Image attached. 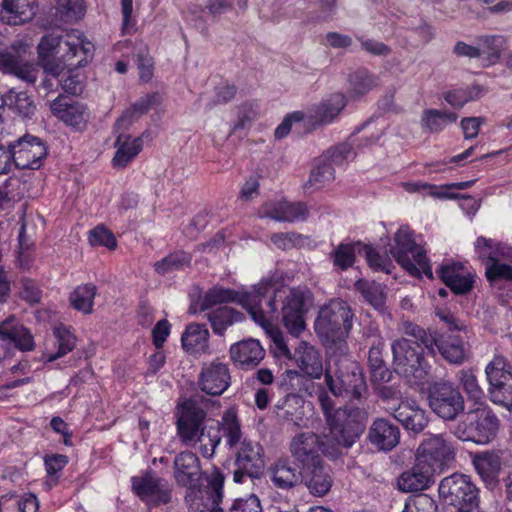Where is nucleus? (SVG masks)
<instances>
[{"label":"nucleus","instance_id":"5701e85b","mask_svg":"<svg viewBox=\"0 0 512 512\" xmlns=\"http://www.w3.org/2000/svg\"><path fill=\"white\" fill-rule=\"evenodd\" d=\"M52 114L65 124L83 129L88 119L86 107L67 96L59 95L50 103Z\"/></svg>","mask_w":512,"mask_h":512},{"label":"nucleus","instance_id":"f03ea898","mask_svg":"<svg viewBox=\"0 0 512 512\" xmlns=\"http://www.w3.org/2000/svg\"><path fill=\"white\" fill-rule=\"evenodd\" d=\"M356 320L351 306L344 300L332 299L320 307L314 330L328 353H347V339Z\"/></svg>","mask_w":512,"mask_h":512},{"label":"nucleus","instance_id":"f257e3e1","mask_svg":"<svg viewBox=\"0 0 512 512\" xmlns=\"http://www.w3.org/2000/svg\"><path fill=\"white\" fill-rule=\"evenodd\" d=\"M37 50L39 65L52 77H59L65 66H86L94 55V45L78 31L44 35Z\"/></svg>","mask_w":512,"mask_h":512},{"label":"nucleus","instance_id":"aec40b11","mask_svg":"<svg viewBox=\"0 0 512 512\" xmlns=\"http://www.w3.org/2000/svg\"><path fill=\"white\" fill-rule=\"evenodd\" d=\"M406 430L414 433H421L428 425L429 418L426 410L416 404V402L401 401L398 405L385 407Z\"/></svg>","mask_w":512,"mask_h":512},{"label":"nucleus","instance_id":"052dcab7","mask_svg":"<svg viewBox=\"0 0 512 512\" xmlns=\"http://www.w3.org/2000/svg\"><path fill=\"white\" fill-rule=\"evenodd\" d=\"M59 11L62 14L61 19L65 22H74L83 14L84 9L79 0H57Z\"/></svg>","mask_w":512,"mask_h":512},{"label":"nucleus","instance_id":"f8f14e48","mask_svg":"<svg viewBox=\"0 0 512 512\" xmlns=\"http://www.w3.org/2000/svg\"><path fill=\"white\" fill-rule=\"evenodd\" d=\"M428 404L437 416L446 421L455 420L465 408L459 388L448 381L435 382L429 386Z\"/></svg>","mask_w":512,"mask_h":512},{"label":"nucleus","instance_id":"412c9836","mask_svg":"<svg viewBox=\"0 0 512 512\" xmlns=\"http://www.w3.org/2000/svg\"><path fill=\"white\" fill-rule=\"evenodd\" d=\"M367 440L376 450L389 452L400 442V429L386 418H376L368 428Z\"/></svg>","mask_w":512,"mask_h":512},{"label":"nucleus","instance_id":"49530a36","mask_svg":"<svg viewBox=\"0 0 512 512\" xmlns=\"http://www.w3.org/2000/svg\"><path fill=\"white\" fill-rule=\"evenodd\" d=\"M458 116L454 112L426 109L422 116V126L432 133L442 131L448 124L456 122Z\"/></svg>","mask_w":512,"mask_h":512},{"label":"nucleus","instance_id":"69168bd1","mask_svg":"<svg viewBox=\"0 0 512 512\" xmlns=\"http://www.w3.org/2000/svg\"><path fill=\"white\" fill-rule=\"evenodd\" d=\"M230 512H263L260 504V500L255 495H250L245 499H237Z\"/></svg>","mask_w":512,"mask_h":512},{"label":"nucleus","instance_id":"e2e57ef3","mask_svg":"<svg viewBox=\"0 0 512 512\" xmlns=\"http://www.w3.org/2000/svg\"><path fill=\"white\" fill-rule=\"evenodd\" d=\"M403 512H437V505L432 498L422 494L407 504Z\"/></svg>","mask_w":512,"mask_h":512},{"label":"nucleus","instance_id":"e433bc0d","mask_svg":"<svg viewBox=\"0 0 512 512\" xmlns=\"http://www.w3.org/2000/svg\"><path fill=\"white\" fill-rule=\"evenodd\" d=\"M249 303L248 296H241V293L233 289L215 286L209 289L201 298L199 303V311H207L218 304L224 303Z\"/></svg>","mask_w":512,"mask_h":512},{"label":"nucleus","instance_id":"7ed1b4c3","mask_svg":"<svg viewBox=\"0 0 512 512\" xmlns=\"http://www.w3.org/2000/svg\"><path fill=\"white\" fill-rule=\"evenodd\" d=\"M367 413L364 409L344 406L337 408L326 422L327 432H323V455L336 460L343 450L351 448L366 429Z\"/></svg>","mask_w":512,"mask_h":512},{"label":"nucleus","instance_id":"2f4dec72","mask_svg":"<svg viewBox=\"0 0 512 512\" xmlns=\"http://www.w3.org/2000/svg\"><path fill=\"white\" fill-rule=\"evenodd\" d=\"M292 357L303 374L313 379L321 377L323 373L322 359L314 346L302 341L295 349Z\"/></svg>","mask_w":512,"mask_h":512},{"label":"nucleus","instance_id":"20e7f679","mask_svg":"<svg viewBox=\"0 0 512 512\" xmlns=\"http://www.w3.org/2000/svg\"><path fill=\"white\" fill-rule=\"evenodd\" d=\"M325 384L335 397L346 401L367 397V384L360 365L347 353L332 354L325 369Z\"/></svg>","mask_w":512,"mask_h":512},{"label":"nucleus","instance_id":"c9c22d12","mask_svg":"<svg viewBox=\"0 0 512 512\" xmlns=\"http://www.w3.org/2000/svg\"><path fill=\"white\" fill-rule=\"evenodd\" d=\"M117 148L112 164L117 169L125 168L142 150V138L132 139L130 135L120 133L115 142Z\"/></svg>","mask_w":512,"mask_h":512},{"label":"nucleus","instance_id":"39448f33","mask_svg":"<svg viewBox=\"0 0 512 512\" xmlns=\"http://www.w3.org/2000/svg\"><path fill=\"white\" fill-rule=\"evenodd\" d=\"M206 412L194 400L183 403L180 416L177 419V430L181 440L191 445L201 443L204 457H212L216 447L221 443V434L217 428L203 427Z\"/></svg>","mask_w":512,"mask_h":512},{"label":"nucleus","instance_id":"72a5a7b5","mask_svg":"<svg viewBox=\"0 0 512 512\" xmlns=\"http://www.w3.org/2000/svg\"><path fill=\"white\" fill-rule=\"evenodd\" d=\"M436 273L455 294H466L473 287V280L462 264L442 265Z\"/></svg>","mask_w":512,"mask_h":512},{"label":"nucleus","instance_id":"a211bd4d","mask_svg":"<svg viewBox=\"0 0 512 512\" xmlns=\"http://www.w3.org/2000/svg\"><path fill=\"white\" fill-rule=\"evenodd\" d=\"M324 436L313 432H302L295 435L289 444L291 456L300 465L301 469L322 462L319 450L323 453Z\"/></svg>","mask_w":512,"mask_h":512},{"label":"nucleus","instance_id":"9d476101","mask_svg":"<svg viewBox=\"0 0 512 512\" xmlns=\"http://www.w3.org/2000/svg\"><path fill=\"white\" fill-rule=\"evenodd\" d=\"M498 427L499 420L493 411L488 406L479 405L463 415L452 433L462 441L487 444L496 436Z\"/></svg>","mask_w":512,"mask_h":512},{"label":"nucleus","instance_id":"a878e982","mask_svg":"<svg viewBox=\"0 0 512 512\" xmlns=\"http://www.w3.org/2000/svg\"><path fill=\"white\" fill-rule=\"evenodd\" d=\"M301 483L305 485L313 496L323 497L330 492L333 486V471L324 461L319 462L302 469Z\"/></svg>","mask_w":512,"mask_h":512},{"label":"nucleus","instance_id":"1a4fd4ad","mask_svg":"<svg viewBox=\"0 0 512 512\" xmlns=\"http://www.w3.org/2000/svg\"><path fill=\"white\" fill-rule=\"evenodd\" d=\"M439 496L445 512H474L479 508V489L465 474L454 473L442 479Z\"/></svg>","mask_w":512,"mask_h":512},{"label":"nucleus","instance_id":"3c124183","mask_svg":"<svg viewBox=\"0 0 512 512\" xmlns=\"http://www.w3.org/2000/svg\"><path fill=\"white\" fill-rule=\"evenodd\" d=\"M80 66H65L58 79L63 90L71 95L81 94L83 91L82 75L76 70Z\"/></svg>","mask_w":512,"mask_h":512},{"label":"nucleus","instance_id":"37998d69","mask_svg":"<svg viewBox=\"0 0 512 512\" xmlns=\"http://www.w3.org/2000/svg\"><path fill=\"white\" fill-rule=\"evenodd\" d=\"M346 97L341 93L331 94L314 109V118L320 124L332 122L346 106Z\"/></svg>","mask_w":512,"mask_h":512},{"label":"nucleus","instance_id":"0eeeda50","mask_svg":"<svg viewBox=\"0 0 512 512\" xmlns=\"http://www.w3.org/2000/svg\"><path fill=\"white\" fill-rule=\"evenodd\" d=\"M400 330L405 336L420 340L429 355L434 356L438 350L452 364H461L466 358L465 343L458 335L430 333L411 321H403Z\"/></svg>","mask_w":512,"mask_h":512},{"label":"nucleus","instance_id":"2eb2a0df","mask_svg":"<svg viewBox=\"0 0 512 512\" xmlns=\"http://www.w3.org/2000/svg\"><path fill=\"white\" fill-rule=\"evenodd\" d=\"M490 396L494 403L512 409V367L502 356H496L486 367Z\"/></svg>","mask_w":512,"mask_h":512},{"label":"nucleus","instance_id":"ea45409f","mask_svg":"<svg viewBox=\"0 0 512 512\" xmlns=\"http://www.w3.org/2000/svg\"><path fill=\"white\" fill-rule=\"evenodd\" d=\"M384 342L376 340L368 352V363L373 383H386L392 378V372L388 369L383 358Z\"/></svg>","mask_w":512,"mask_h":512},{"label":"nucleus","instance_id":"13d9d810","mask_svg":"<svg viewBox=\"0 0 512 512\" xmlns=\"http://www.w3.org/2000/svg\"><path fill=\"white\" fill-rule=\"evenodd\" d=\"M9 98L11 100V105H13L14 111L18 115L24 118H31V116L35 113L36 106L26 92L15 93L13 96V91H10Z\"/></svg>","mask_w":512,"mask_h":512},{"label":"nucleus","instance_id":"c85d7f7f","mask_svg":"<svg viewBox=\"0 0 512 512\" xmlns=\"http://www.w3.org/2000/svg\"><path fill=\"white\" fill-rule=\"evenodd\" d=\"M472 464L483 482L494 487L502 468V458L497 451H482L472 455Z\"/></svg>","mask_w":512,"mask_h":512},{"label":"nucleus","instance_id":"6ab92c4d","mask_svg":"<svg viewBox=\"0 0 512 512\" xmlns=\"http://www.w3.org/2000/svg\"><path fill=\"white\" fill-rule=\"evenodd\" d=\"M133 489L148 505L159 506L170 502L171 490L164 479L153 475L133 478Z\"/></svg>","mask_w":512,"mask_h":512},{"label":"nucleus","instance_id":"4d7b16f0","mask_svg":"<svg viewBox=\"0 0 512 512\" xmlns=\"http://www.w3.org/2000/svg\"><path fill=\"white\" fill-rule=\"evenodd\" d=\"M357 286L365 300L369 302V304H371L375 309H382L384 307L386 297L382 287L379 284L358 282Z\"/></svg>","mask_w":512,"mask_h":512},{"label":"nucleus","instance_id":"6e6552de","mask_svg":"<svg viewBox=\"0 0 512 512\" xmlns=\"http://www.w3.org/2000/svg\"><path fill=\"white\" fill-rule=\"evenodd\" d=\"M394 371L414 382L423 381L429 370L425 359L426 348L420 340L412 337L396 339L391 344Z\"/></svg>","mask_w":512,"mask_h":512},{"label":"nucleus","instance_id":"5fc2aeb1","mask_svg":"<svg viewBox=\"0 0 512 512\" xmlns=\"http://www.w3.org/2000/svg\"><path fill=\"white\" fill-rule=\"evenodd\" d=\"M349 83L352 93L355 95H364L375 85L374 77L366 69H358L349 75Z\"/></svg>","mask_w":512,"mask_h":512},{"label":"nucleus","instance_id":"c03bdc74","mask_svg":"<svg viewBox=\"0 0 512 512\" xmlns=\"http://www.w3.org/2000/svg\"><path fill=\"white\" fill-rule=\"evenodd\" d=\"M362 243H341L330 253L333 266L344 271L352 267L355 262L356 253L360 254Z\"/></svg>","mask_w":512,"mask_h":512},{"label":"nucleus","instance_id":"58836bf2","mask_svg":"<svg viewBox=\"0 0 512 512\" xmlns=\"http://www.w3.org/2000/svg\"><path fill=\"white\" fill-rule=\"evenodd\" d=\"M209 331L205 324H189L181 337L182 347L191 354L203 353L208 348Z\"/></svg>","mask_w":512,"mask_h":512},{"label":"nucleus","instance_id":"de8ad7c7","mask_svg":"<svg viewBox=\"0 0 512 512\" xmlns=\"http://www.w3.org/2000/svg\"><path fill=\"white\" fill-rule=\"evenodd\" d=\"M302 399L297 395H288L282 404L277 405L278 416L285 421L291 422L299 426L303 419Z\"/></svg>","mask_w":512,"mask_h":512},{"label":"nucleus","instance_id":"473e14b6","mask_svg":"<svg viewBox=\"0 0 512 512\" xmlns=\"http://www.w3.org/2000/svg\"><path fill=\"white\" fill-rule=\"evenodd\" d=\"M35 0H0V19L9 25H21L31 20L36 11Z\"/></svg>","mask_w":512,"mask_h":512},{"label":"nucleus","instance_id":"6e6d98bb","mask_svg":"<svg viewBox=\"0 0 512 512\" xmlns=\"http://www.w3.org/2000/svg\"><path fill=\"white\" fill-rule=\"evenodd\" d=\"M479 48L482 55L487 54L489 60L495 61L499 59L501 51L505 45V38L501 35H486L477 38Z\"/></svg>","mask_w":512,"mask_h":512},{"label":"nucleus","instance_id":"393cba45","mask_svg":"<svg viewBox=\"0 0 512 512\" xmlns=\"http://www.w3.org/2000/svg\"><path fill=\"white\" fill-rule=\"evenodd\" d=\"M230 359L242 370L257 367L265 357V350L256 339H245L231 345Z\"/></svg>","mask_w":512,"mask_h":512},{"label":"nucleus","instance_id":"9b49d317","mask_svg":"<svg viewBox=\"0 0 512 512\" xmlns=\"http://www.w3.org/2000/svg\"><path fill=\"white\" fill-rule=\"evenodd\" d=\"M394 242L390 254L405 271L413 277H420L422 271L429 279H433L426 252L416 244L413 233L408 228L401 227L394 236Z\"/></svg>","mask_w":512,"mask_h":512},{"label":"nucleus","instance_id":"338daca9","mask_svg":"<svg viewBox=\"0 0 512 512\" xmlns=\"http://www.w3.org/2000/svg\"><path fill=\"white\" fill-rule=\"evenodd\" d=\"M184 265V258L178 255H169L155 263V270L161 275L180 269Z\"/></svg>","mask_w":512,"mask_h":512},{"label":"nucleus","instance_id":"680f3d73","mask_svg":"<svg viewBox=\"0 0 512 512\" xmlns=\"http://www.w3.org/2000/svg\"><path fill=\"white\" fill-rule=\"evenodd\" d=\"M460 381L468 396L476 401L482 398L483 392L478 385L475 375L469 371L460 372Z\"/></svg>","mask_w":512,"mask_h":512},{"label":"nucleus","instance_id":"7c9ffc66","mask_svg":"<svg viewBox=\"0 0 512 512\" xmlns=\"http://www.w3.org/2000/svg\"><path fill=\"white\" fill-rule=\"evenodd\" d=\"M268 473L273 485L282 490L296 487L302 479V470L298 471L288 458L277 459L269 467Z\"/></svg>","mask_w":512,"mask_h":512},{"label":"nucleus","instance_id":"603ef678","mask_svg":"<svg viewBox=\"0 0 512 512\" xmlns=\"http://www.w3.org/2000/svg\"><path fill=\"white\" fill-rule=\"evenodd\" d=\"M360 255H363L369 266L376 271H382L387 274L391 273L393 264L391 259L387 255H381L372 246L362 244L360 246Z\"/></svg>","mask_w":512,"mask_h":512},{"label":"nucleus","instance_id":"864d4df0","mask_svg":"<svg viewBox=\"0 0 512 512\" xmlns=\"http://www.w3.org/2000/svg\"><path fill=\"white\" fill-rule=\"evenodd\" d=\"M54 335L57 339L58 350L55 354L48 356V361H54L60 357H63L67 353L71 352L76 345V338L70 332V330L64 326H59L54 329Z\"/></svg>","mask_w":512,"mask_h":512},{"label":"nucleus","instance_id":"a18cd8bd","mask_svg":"<svg viewBox=\"0 0 512 512\" xmlns=\"http://www.w3.org/2000/svg\"><path fill=\"white\" fill-rule=\"evenodd\" d=\"M97 293V288L92 283L80 285L74 289L70 295V303L72 307L85 314H90L93 311L94 297Z\"/></svg>","mask_w":512,"mask_h":512},{"label":"nucleus","instance_id":"bb28decb","mask_svg":"<svg viewBox=\"0 0 512 512\" xmlns=\"http://www.w3.org/2000/svg\"><path fill=\"white\" fill-rule=\"evenodd\" d=\"M199 385L203 392L212 396L221 395L230 385L228 366L214 361L202 368Z\"/></svg>","mask_w":512,"mask_h":512},{"label":"nucleus","instance_id":"dca6fc26","mask_svg":"<svg viewBox=\"0 0 512 512\" xmlns=\"http://www.w3.org/2000/svg\"><path fill=\"white\" fill-rule=\"evenodd\" d=\"M12 163L18 169H39L47 155L44 142L36 136L25 134L8 143Z\"/></svg>","mask_w":512,"mask_h":512},{"label":"nucleus","instance_id":"0e129e2a","mask_svg":"<svg viewBox=\"0 0 512 512\" xmlns=\"http://www.w3.org/2000/svg\"><path fill=\"white\" fill-rule=\"evenodd\" d=\"M21 297L31 304L38 303L42 297V291L37 283L31 279H23L21 281Z\"/></svg>","mask_w":512,"mask_h":512},{"label":"nucleus","instance_id":"b1692460","mask_svg":"<svg viewBox=\"0 0 512 512\" xmlns=\"http://www.w3.org/2000/svg\"><path fill=\"white\" fill-rule=\"evenodd\" d=\"M236 448V466L244 469L250 478H259L265 465L261 445L244 438Z\"/></svg>","mask_w":512,"mask_h":512},{"label":"nucleus","instance_id":"423d86ee","mask_svg":"<svg viewBox=\"0 0 512 512\" xmlns=\"http://www.w3.org/2000/svg\"><path fill=\"white\" fill-rule=\"evenodd\" d=\"M281 302V322L287 331L298 337L306 328L305 315L313 304V295L305 287L277 289L266 303L269 313L277 312L276 301Z\"/></svg>","mask_w":512,"mask_h":512},{"label":"nucleus","instance_id":"f3484780","mask_svg":"<svg viewBox=\"0 0 512 512\" xmlns=\"http://www.w3.org/2000/svg\"><path fill=\"white\" fill-rule=\"evenodd\" d=\"M455 457V448L453 444L446 440L442 434L430 436L420 444L416 458L421 463L431 466L433 470L440 471L442 467L453 460Z\"/></svg>","mask_w":512,"mask_h":512},{"label":"nucleus","instance_id":"f704fd0d","mask_svg":"<svg viewBox=\"0 0 512 512\" xmlns=\"http://www.w3.org/2000/svg\"><path fill=\"white\" fill-rule=\"evenodd\" d=\"M264 213L267 217L282 222H294L305 220L308 216V209L304 203L277 202L265 207Z\"/></svg>","mask_w":512,"mask_h":512},{"label":"nucleus","instance_id":"bf43d9fd","mask_svg":"<svg viewBox=\"0 0 512 512\" xmlns=\"http://www.w3.org/2000/svg\"><path fill=\"white\" fill-rule=\"evenodd\" d=\"M89 243L92 246H105L108 249H114L117 241L111 231L103 226H97L89 232Z\"/></svg>","mask_w":512,"mask_h":512},{"label":"nucleus","instance_id":"c756f323","mask_svg":"<svg viewBox=\"0 0 512 512\" xmlns=\"http://www.w3.org/2000/svg\"><path fill=\"white\" fill-rule=\"evenodd\" d=\"M0 339L9 341L20 351H32L35 343L31 332L11 315L0 323Z\"/></svg>","mask_w":512,"mask_h":512},{"label":"nucleus","instance_id":"cd10ccee","mask_svg":"<svg viewBox=\"0 0 512 512\" xmlns=\"http://www.w3.org/2000/svg\"><path fill=\"white\" fill-rule=\"evenodd\" d=\"M436 473L431 466L421 463L416 458L414 466L404 471L398 478V488L403 492H418L428 488Z\"/></svg>","mask_w":512,"mask_h":512},{"label":"nucleus","instance_id":"09e8293b","mask_svg":"<svg viewBox=\"0 0 512 512\" xmlns=\"http://www.w3.org/2000/svg\"><path fill=\"white\" fill-rule=\"evenodd\" d=\"M335 179V170L334 168L326 162L321 161V157L319 156L315 160L314 168L311 170L309 179L306 183L309 187L321 188L329 183H331Z\"/></svg>","mask_w":512,"mask_h":512},{"label":"nucleus","instance_id":"ddd939ff","mask_svg":"<svg viewBox=\"0 0 512 512\" xmlns=\"http://www.w3.org/2000/svg\"><path fill=\"white\" fill-rule=\"evenodd\" d=\"M174 477L179 485L188 488L186 499H190L192 505H198V501L202 502L205 500L207 497L206 491L210 490V478L207 480V487L201 489L199 484L201 478L199 459L194 453L186 451L176 456L174 460Z\"/></svg>","mask_w":512,"mask_h":512},{"label":"nucleus","instance_id":"8fccbe9b","mask_svg":"<svg viewBox=\"0 0 512 512\" xmlns=\"http://www.w3.org/2000/svg\"><path fill=\"white\" fill-rule=\"evenodd\" d=\"M355 155L351 144L340 143L328 148L320 157L322 162L329 163L335 169V167L345 164L349 159H353Z\"/></svg>","mask_w":512,"mask_h":512},{"label":"nucleus","instance_id":"79ce46f5","mask_svg":"<svg viewBox=\"0 0 512 512\" xmlns=\"http://www.w3.org/2000/svg\"><path fill=\"white\" fill-rule=\"evenodd\" d=\"M224 475L217 469H215L211 473V477L209 480L210 490L206 491L207 497L204 501L199 502L198 505H192L195 508V511L198 512H223L222 509L218 507L219 503L222 501L223 497V484H224Z\"/></svg>","mask_w":512,"mask_h":512},{"label":"nucleus","instance_id":"a19ab883","mask_svg":"<svg viewBox=\"0 0 512 512\" xmlns=\"http://www.w3.org/2000/svg\"><path fill=\"white\" fill-rule=\"evenodd\" d=\"M205 317L209 321L213 332L219 336L224 335L228 327L244 319L243 313L228 306L212 309L205 314Z\"/></svg>","mask_w":512,"mask_h":512},{"label":"nucleus","instance_id":"774afa93","mask_svg":"<svg viewBox=\"0 0 512 512\" xmlns=\"http://www.w3.org/2000/svg\"><path fill=\"white\" fill-rule=\"evenodd\" d=\"M482 117H466L461 120V128L465 139H473L477 137L480 126L483 124Z\"/></svg>","mask_w":512,"mask_h":512},{"label":"nucleus","instance_id":"4be33fe9","mask_svg":"<svg viewBox=\"0 0 512 512\" xmlns=\"http://www.w3.org/2000/svg\"><path fill=\"white\" fill-rule=\"evenodd\" d=\"M277 289H274V284L272 281H261L257 284L252 291L241 293V296H248L249 303H241V306L245 308L248 313L251 315L252 319L262 326L266 328L269 325V320L267 317V313H269V309L263 310L262 301L266 299V302L269 298L273 297Z\"/></svg>","mask_w":512,"mask_h":512},{"label":"nucleus","instance_id":"4468645a","mask_svg":"<svg viewBox=\"0 0 512 512\" xmlns=\"http://www.w3.org/2000/svg\"><path fill=\"white\" fill-rule=\"evenodd\" d=\"M475 249L480 258H487L486 276L490 282L512 281V267L501 262V259L512 257V249L509 246L493 244L491 239L481 236L475 242Z\"/></svg>","mask_w":512,"mask_h":512},{"label":"nucleus","instance_id":"4c0bfd02","mask_svg":"<svg viewBox=\"0 0 512 512\" xmlns=\"http://www.w3.org/2000/svg\"><path fill=\"white\" fill-rule=\"evenodd\" d=\"M209 428L219 429L221 439L224 438L225 444L229 449H234L243 441V434L237 414L229 409L222 415L221 421Z\"/></svg>","mask_w":512,"mask_h":512}]
</instances>
